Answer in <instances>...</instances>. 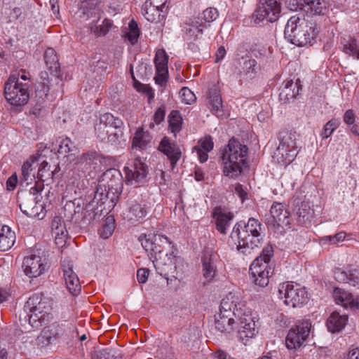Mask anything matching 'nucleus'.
Returning <instances> with one entry per match:
<instances>
[{
  "instance_id": "obj_1",
  "label": "nucleus",
  "mask_w": 359,
  "mask_h": 359,
  "mask_svg": "<svg viewBox=\"0 0 359 359\" xmlns=\"http://www.w3.org/2000/svg\"><path fill=\"white\" fill-rule=\"evenodd\" d=\"M53 300L40 294H34L25 303L20 313L19 321L22 331L29 332L39 328L53 318Z\"/></svg>"
},
{
  "instance_id": "obj_2",
  "label": "nucleus",
  "mask_w": 359,
  "mask_h": 359,
  "mask_svg": "<svg viewBox=\"0 0 359 359\" xmlns=\"http://www.w3.org/2000/svg\"><path fill=\"white\" fill-rule=\"evenodd\" d=\"M238 238L237 251L243 259H252L263 244L262 224L251 217L247 223L243 221L237 222L233 226L231 237Z\"/></svg>"
},
{
  "instance_id": "obj_3",
  "label": "nucleus",
  "mask_w": 359,
  "mask_h": 359,
  "mask_svg": "<svg viewBox=\"0 0 359 359\" xmlns=\"http://www.w3.org/2000/svg\"><path fill=\"white\" fill-rule=\"evenodd\" d=\"M284 34L288 41L297 46L311 45L317 36L316 25L306 20L303 15H295L287 20Z\"/></svg>"
},
{
  "instance_id": "obj_4",
  "label": "nucleus",
  "mask_w": 359,
  "mask_h": 359,
  "mask_svg": "<svg viewBox=\"0 0 359 359\" xmlns=\"http://www.w3.org/2000/svg\"><path fill=\"white\" fill-rule=\"evenodd\" d=\"M248 148L233 137L222 153L223 172L224 175L236 178L247 164Z\"/></svg>"
},
{
  "instance_id": "obj_5",
  "label": "nucleus",
  "mask_w": 359,
  "mask_h": 359,
  "mask_svg": "<svg viewBox=\"0 0 359 359\" xmlns=\"http://www.w3.org/2000/svg\"><path fill=\"white\" fill-rule=\"evenodd\" d=\"M273 256V248L270 243L265 245L262 253L252 262L250 271L255 284L262 288L268 285L269 278L273 275V268L271 259Z\"/></svg>"
},
{
  "instance_id": "obj_6",
  "label": "nucleus",
  "mask_w": 359,
  "mask_h": 359,
  "mask_svg": "<svg viewBox=\"0 0 359 359\" xmlns=\"http://www.w3.org/2000/svg\"><path fill=\"white\" fill-rule=\"evenodd\" d=\"M13 76H8L4 83V95L12 108L20 110L29 100V88L27 83H18Z\"/></svg>"
},
{
  "instance_id": "obj_7",
  "label": "nucleus",
  "mask_w": 359,
  "mask_h": 359,
  "mask_svg": "<svg viewBox=\"0 0 359 359\" xmlns=\"http://www.w3.org/2000/svg\"><path fill=\"white\" fill-rule=\"evenodd\" d=\"M233 316L237 318L236 328L237 337L243 344L246 345L250 339L258 333V328L255 318L248 308H239L233 312Z\"/></svg>"
},
{
  "instance_id": "obj_8",
  "label": "nucleus",
  "mask_w": 359,
  "mask_h": 359,
  "mask_svg": "<svg viewBox=\"0 0 359 359\" xmlns=\"http://www.w3.org/2000/svg\"><path fill=\"white\" fill-rule=\"evenodd\" d=\"M278 297L284 299L286 305L293 308L302 306L308 299L305 288L292 282L279 284Z\"/></svg>"
},
{
  "instance_id": "obj_9",
  "label": "nucleus",
  "mask_w": 359,
  "mask_h": 359,
  "mask_svg": "<svg viewBox=\"0 0 359 359\" xmlns=\"http://www.w3.org/2000/svg\"><path fill=\"white\" fill-rule=\"evenodd\" d=\"M142 245L144 249L154 256L156 264H161L163 255L168 257V252H165L168 248H171V242L168 237L161 234L149 233L145 236V239L142 241Z\"/></svg>"
},
{
  "instance_id": "obj_10",
  "label": "nucleus",
  "mask_w": 359,
  "mask_h": 359,
  "mask_svg": "<svg viewBox=\"0 0 359 359\" xmlns=\"http://www.w3.org/2000/svg\"><path fill=\"white\" fill-rule=\"evenodd\" d=\"M311 322L309 320H298L288 331L286 337V346L289 349L302 347L309 338Z\"/></svg>"
},
{
  "instance_id": "obj_11",
  "label": "nucleus",
  "mask_w": 359,
  "mask_h": 359,
  "mask_svg": "<svg viewBox=\"0 0 359 359\" xmlns=\"http://www.w3.org/2000/svg\"><path fill=\"white\" fill-rule=\"evenodd\" d=\"M280 13V3L277 0H266L261 3L255 11L254 22L259 24L264 20L273 22L278 20Z\"/></svg>"
},
{
  "instance_id": "obj_12",
  "label": "nucleus",
  "mask_w": 359,
  "mask_h": 359,
  "mask_svg": "<svg viewBox=\"0 0 359 359\" xmlns=\"http://www.w3.org/2000/svg\"><path fill=\"white\" fill-rule=\"evenodd\" d=\"M157 149L167 156L172 170L175 168L176 164L180 160L184 151L182 145L168 136L163 137Z\"/></svg>"
},
{
  "instance_id": "obj_13",
  "label": "nucleus",
  "mask_w": 359,
  "mask_h": 359,
  "mask_svg": "<svg viewBox=\"0 0 359 359\" xmlns=\"http://www.w3.org/2000/svg\"><path fill=\"white\" fill-rule=\"evenodd\" d=\"M47 263L39 255V253L30 254L26 256L22 262V269L25 274L30 278H37L43 274L47 269Z\"/></svg>"
},
{
  "instance_id": "obj_14",
  "label": "nucleus",
  "mask_w": 359,
  "mask_h": 359,
  "mask_svg": "<svg viewBox=\"0 0 359 359\" xmlns=\"http://www.w3.org/2000/svg\"><path fill=\"white\" fill-rule=\"evenodd\" d=\"M72 262L66 258L62 260L61 268L67 290L73 296H77L81 290L77 274L73 270Z\"/></svg>"
},
{
  "instance_id": "obj_15",
  "label": "nucleus",
  "mask_w": 359,
  "mask_h": 359,
  "mask_svg": "<svg viewBox=\"0 0 359 359\" xmlns=\"http://www.w3.org/2000/svg\"><path fill=\"white\" fill-rule=\"evenodd\" d=\"M168 56L165 51L159 49L156 51L154 63L156 67L155 81L161 86H164L167 82L168 76Z\"/></svg>"
},
{
  "instance_id": "obj_16",
  "label": "nucleus",
  "mask_w": 359,
  "mask_h": 359,
  "mask_svg": "<svg viewBox=\"0 0 359 359\" xmlns=\"http://www.w3.org/2000/svg\"><path fill=\"white\" fill-rule=\"evenodd\" d=\"M126 181L133 184L142 182L147 175V166L140 158H136L133 163L125 168Z\"/></svg>"
},
{
  "instance_id": "obj_17",
  "label": "nucleus",
  "mask_w": 359,
  "mask_h": 359,
  "mask_svg": "<svg viewBox=\"0 0 359 359\" xmlns=\"http://www.w3.org/2000/svg\"><path fill=\"white\" fill-rule=\"evenodd\" d=\"M333 297L337 304H340L346 309L353 310L359 309V296L353 295L345 290L334 288Z\"/></svg>"
},
{
  "instance_id": "obj_18",
  "label": "nucleus",
  "mask_w": 359,
  "mask_h": 359,
  "mask_svg": "<svg viewBox=\"0 0 359 359\" xmlns=\"http://www.w3.org/2000/svg\"><path fill=\"white\" fill-rule=\"evenodd\" d=\"M217 259V255L209 250L203 252L201 261L203 266V276L206 280V282L209 283L213 280L217 273L216 261Z\"/></svg>"
},
{
  "instance_id": "obj_19",
  "label": "nucleus",
  "mask_w": 359,
  "mask_h": 359,
  "mask_svg": "<svg viewBox=\"0 0 359 359\" xmlns=\"http://www.w3.org/2000/svg\"><path fill=\"white\" fill-rule=\"evenodd\" d=\"M102 156L95 151H89L82 154L76 164L83 172H91L102 163Z\"/></svg>"
},
{
  "instance_id": "obj_20",
  "label": "nucleus",
  "mask_w": 359,
  "mask_h": 359,
  "mask_svg": "<svg viewBox=\"0 0 359 359\" xmlns=\"http://www.w3.org/2000/svg\"><path fill=\"white\" fill-rule=\"evenodd\" d=\"M212 217L215 219L217 230L226 234L233 218V213L221 207H216L212 211Z\"/></svg>"
},
{
  "instance_id": "obj_21",
  "label": "nucleus",
  "mask_w": 359,
  "mask_h": 359,
  "mask_svg": "<svg viewBox=\"0 0 359 359\" xmlns=\"http://www.w3.org/2000/svg\"><path fill=\"white\" fill-rule=\"evenodd\" d=\"M238 300V296L232 292H229L222 299L218 315L226 316V317L233 316V312L238 310V309L241 307L247 308L243 303Z\"/></svg>"
},
{
  "instance_id": "obj_22",
  "label": "nucleus",
  "mask_w": 359,
  "mask_h": 359,
  "mask_svg": "<svg viewBox=\"0 0 359 359\" xmlns=\"http://www.w3.org/2000/svg\"><path fill=\"white\" fill-rule=\"evenodd\" d=\"M334 277L339 283L359 287V269L353 267L345 269H337L334 271Z\"/></svg>"
},
{
  "instance_id": "obj_23",
  "label": "nucleus",
  "mask_w": 359,
  "mask_h": 359,
  "mask_svg": "<svg viewBox=\"0 0 359 359\" xmlns=\"http://www.w3.org/2000/svg\"><path fill=\"white\" fill-rule=\"evenodd\" d=\"M270 213L273 218V225L276 224L283 228L290 226V213L282 203H274L271 207Z\"/></svg>"
},
{
  "instance_id": "obj_24",
  "label": "nucleus",
  "mask_w": 359,
  "mask_h": 359,
  "mask_svg": "<svg viewBox=\"0 0 359 359\" xmlns=\"http://www.w3.org/2000/svg\"><path fill=\"white\" fill-rule=\"evenodd\" d=\"M97 203L93 201L88 204L86 205L84 208H81L80 200H74L72 203L69 204H67V205H73L75 206L74 210V215L76 216L77 214L80 213L81 210V214L83 215L82 219L84 220H87L90 222L92 220L95 219L96 216L99 214L100 210H98L97 207Z\"/></svg>"
},
{
  "instance_id": "obj_25",
  "label": "nucleus",
  "mask_w": 359,
  "mask_h": 359,
  "mask_svg": "<svg viewBox=\"0 0 359 359\" xmlns=\"http://www.w3.org/2000/svg\"><path fill=\"white\" fill-rule=\"evenodd\" d=\"M237 318L233 316L226 317V316L218 315L215 319L216 329L225 334V336L231 339L232 337V332L236 328Z\"/></svg>"
},
{
  "instance_id": "obj_26",
  "label": "nucleus",
  "mask_w": 359,
  "mask_h": 359,
  "mask_svg": "<svg viewBox=\"0 0 359 359\" xmlns=\"http://www.w3.org/2000/svg\"><path fill=\"white\" fill-rule=\"evenodd\" d=\"M348 316L346 313H340L339 311H333L328 317L326 325L330 332L334 333L343 330L348 323Z\"/></svg>"
},
{
  "instance_id": "obj_27",
  "label": "nucleus",
  "mask_w": 359,
  "mask_h": 359,
  "mask_svg": "<svg viewBox=\"0 0 359 359\" xmlns=\"http://www.w3.org/2000/svg\"><path fill=\"white\" fill-rule=\"evenodd\" d=\"M342 51L357 60H359V35L342 37L340 40Z\"/></svg>"
},
{
  "instance_id": "obj_28",
  "label": "nucleus",
  "mask_w": 359,
  "mask_h": 359,
  "mask_svg": "<svg viewBox=\"0 0 359 359\" xmlns=\"http://www.w3.org/2000/svg\"><path fill=\"white\" fill-rule=\"evenodd\" d=\"M207 100L211 111L214 114L219 116L222 108V100L219 87L217 85H213L209 88Z\"/></svg>"
},
{
  "instance_id": "obj_29",
  "label": "nucleus",
  "mask_w": 359,
  "mask_h": 359,
  "mask_svg": "<svg viewBox=\"0 0 359 359\" xmlns=\"http://www.w3.org/2000/svg\"><path fill=\"white\" fill-rule=\"evenodd\" d=\"M205 27L206 25L203 22H200L199 18L187 23L184 27L186 39L194 41L200 39L203 35V30Z\"/></svg>"
},
{
  "instance_id": "obj_30",
  "label": "nucleus",
  "mask_w": 359,
  "mask_h": 359,
  "mask_svg": "<svg viewBox=\"0 0 359 359\" xmlns=\"http://www.w3.org/2000/svg\"><path fill=\"white\" fill-rule=\"evenodd\" d=\"M51 226L55 243L58 245H63L67 238V231L64 222L60 217H56L52 221Z\"/></svg>"
},
{
  "instance_id": "obj_31",
  "label": "nucleus",
  "mask_w": 359,
  "mask_h": 359,
  "mask_svg": "<svg viewBox=\"0 0 359 359\" xmlns=\"http://www.w3.org/2000/svg\"><path fill=\"white\" fill-rule=\"evenodd\" d=\"M20 208L22 212L29 216L39 217V209L43 208V204H39V199L28 198L27 196L20 203Z\"/></svg>"
},
{
  "instance_id": "obj_32",
  "label": "nucleus",
  "mask_w": 359,
  "mask_h": 359,
  "mask_svg": "<svg viewBox=\"0 0 359 359\" xmlns=\"http://www.w3.org/2000/svg\"><path fill=\"white\" fill-rule=\"evenodd\" d=\"M44 60L46 65L50 72V74L55 76H60V66L58 57L55 50L52 48H48L44 53Z\"/></svg>"
},
{
  "instance_id": "obj_33",
  "label": "nucleus",
  "mask_w": 359,
  "mask_h": 359,
  "mask_svg": "<svg viewBox=\"0 0 359 359\" xmlns=\"http://www.w3.org/2000/svg\"><path fill=\"white\" fill-rule=\"evenodd\" d=\"M297 222L304 226H309L314 217V210L311 208L309 203L303 202L298 208Z\"/></svg>"
},
{
  "instance_id": "obj_34",
  "label": "nucleus",
  "mask_w": 359,
  "mask_h": 359,
  "mask_svg": "<svg viewBox=\"0 0 359 359\" xmlns=\"http://www.w3.org/2000/svg\"><path fill=\"white\" fill-rule=\"evenodd\" d=\"M91 359H121L119 350L112 348H97L91 352Z\"/></svg>"
},
{
  "instance_id": "obj_35",
  "label": "nucleus",
  "mask_w": 359,
  "mask_h": 359,
  "mask_svg": "<svg viewBox=\"0 0 359 359\" xmlns=\"http://www.w3.org/2000/svg\"><path fill=\"white\" fill-rule=\"evenodd\" d=\"M15 241V235L8 226H3L0 233V250H9Z\"/></svg>"
},
{
  "instance_id": "obj_36",
  "label": "nucleus",
  "mask_w": 359,
  "mask_h": 359,
  "mask_svg": "<svg viewBox=\"0 0 359 359\" xmlns=\"http://www.w3.org/2000/svg\"><path fill=\"white\" fill-rule=\"evenodd\" d=\"M113 21L109 18H104L102 24L96 25L95 22H92L90 23V29L92 33H93L96 36H104L108 32L112 29L114 28Z\"/></svg>"
},
{
  "instance_id": "obj_37",
  "label": "nucleus",
  "mask_w": 359,
  "mask_h": 359,
  "mask_svg": "<svg viewBox=\"0 0 359 359\" xmlns=\"http://www.w3.org/2000/svg\"><path fill=\"white\" fill-rule=\"evenodd\" d=\"M142 14L144 18L149 22H155L159 19L161 15V8L155 7L154 5L150 4L147 1L145 2L142 8Z\"/></svg>"
},
{
  "instance_id": "obj_38",
  "label": "nucleus",
  "mask_w": 359,
  "mask_h": 359,
  "mask_svg": "<svg viewBox=\"0 0 359 359\" xmlns=\"http://www.w3.org/2000/svg\"><path fill=\"white\" fill-rule=\"evenodd\" d=\"M304 9L313 15H320L325 9V4L323 0H304Z\"/></svg>"
},
{
  "instance_id": "obj_39",
  "label": "nucleus",
  "mask_w": 359,
  "mask_h": 359,
  "mask_svg": "<svg viewBox=\"0 0 359 359\" xmlns=\"http://www.w3.org/2000/svg\"><path fill=\"white\" fill-rule=\"evenodd\" d=\"M169 128L172 133H177L181 130L183 122L182 117L179 111L172 110L168 116Z\"/></svg>"
},
{
  "instance_id": "obj_40",
  "label": "nucleus",
  "mask_w": 359,
  "mask_h": 359,
  "mask_svg": "<svg viewBox=\"0 0 359 359\" xmlns=\"http://www.w3.org/2000/svg\"><path fill=\"white\" fill-rule=\"evenodd\" d=\"M115 229V219L113 216L109 215L104 219L103 224L99 230L100 236L104 239L109 238Z\"/></svg>"
},
{
  "instance_id": "obj_41",
  "label": "nucleus",
  "mask_w": 359,
  "mask_h": 359,
  "mask_svg": "<svg viewBox=\"0 0 359 359\" xmlns=\"http://www.w3.org/2000/svg\"><path fill=\"white\" fill-rule=\"evenodd\" d=\"M36 162L35 158H29L27 159L22 166V179L27 184H29V180L32 181L35 178L34 172H33V164Z\"/></svg>"
},
{
  "instance_id": "obj_42",
  "label": "nucleus",
  "mask_w": 359,
  "mask_h": 359,
  "mask_svg": "<svg viewBox=\"0 0 359 359\" xmlns=\"http://www.w3.org/2000/svg\"><path fill=\"white\" fill-rule=\"evenodd\" d=\"M285 89L286 90V96L287 98H295L302 90L300 81L294 82L292 79L287 80L285 82Z\"/></svg>"
},
{
  "instance_id": "obj_43",
  "label": "nucleus",
  "mask_w": 359,
  "mask_h": 359,
  "mask_svg": "<svg viewBox=\"0 0 359 359\" xmlns=\"http://www.w3.org/2000/svg\"><path fill=\"white\" fill-rule=\"evenodd\" d=\"M128 218L130 220H138L144 217L147 211L145 207L142 206L140 204L135 203L130 207Z\"/></svg>"
},
{
  "instance_id": "obj_44",
  "label": "nucleus",
  "mask_w": 359,
  "mask_h": 359,
  "mask_svg": "<svg viewBox=\"0 0 359 359\" xmlns=\"http://www.w3.org/2000/svg\"><path fill=\"white\" fill-rule=\"evenodd\" d=\"M128 28L129 31L126 33V37L133 45L137 41L140 30L137 24L134 20L130 22Z\"/></svg>"
},
{
  "instance_id": "obj_45",
  "label": "nucleus",
  "mask_w": 359,
  "mask_h": 359,
  "mask_svg": "<svg viewBox=\"0 0 359 359\" xmlns=\"http://www.w3.org/2000/svg\"><path fill=\"white\" fill-rule=\"evenodd\" d=\"M50 166L46 161H43L39 168L37 176L39 180L44 182L53 177V171L50 170Z\"/></svg>"
},
{
  "instance_id": "obj_46",
  "label": "nucleus",
  "mask_w": 359,
  "mask_h": 359,
  "mask_svg": "<svg viewBox=\"0 0 359 359\" xmlns=\"http://www.w3.org/2000/svg\"><path fill=\"white\" fill-rule=\"evenodd\" d=\"M9 76H13L15 81L18 80V83H27L28 88H30V74L25 69L16 70L12 72Z\"/></svg>"
},
{
  "instance_id": "obj_47",
  "label": "nucleus",
  "mask_w": 359,
  "mask_h": 359,
  "mask_svg": "<svg viewBox=\"0 0 359 359\" xmlns=\"http://www.w3.org/2000/svg\"><path fill=\"white\" fill-rule=\"evenodd\" d=\"M100 123H103L106 126H109L112 128H118L121 124V121L116 118L111 114L105 113L100 116Z\"/></svg>"
},
{
  "instance_id": "obj_48",
  "label": "nucleus",
  "mask_w": 359,
  "mask_h": 359,
  "mask_svg": "<svg viewBox=\"0 0 359 359\" xmlns=\"http://www.w3.org/2000/svg\"><path fill=\"white\" fill-rule=\"evenodd\" d=\"M150 143V140H147L145 136H134L132 142L133 149L144 150Z\"/></svg>"
},
{
  "instance_id": "obj_49",
  "label": "nucleus",
  "mask_w": 359,
  "mask_h": 359,
  "mask_svg": "<svg viewBox=\"0 0 359 359\" xmlns=\"http://www.w3.org/2000/svg\"><path fill=\"white\" fill-rule=\"evenodd\" d=\"M218 11L215 8H208L203 11V12L201 14V17L198 18L199 20L201 22L204 21L205 23L206 22H211L214 20H215L218 17Z\"/></svg>"
},
{
  "instance_id": "obj_50",
  "label": "nucleus",
  "mask_w": 359,
  "mask_h": 359,
  "mask_svg": "<svg viewBox=\"0 0 359 359\" xmlns=\"http://www.w3.org/2000/svg\"><path fill=\"white\" fill-rule=\"evenodd\" d=\"M214 143L211 136H204L198 142V144L194 147V149H201L205 151H210L213 149Z\"/></svg>"
},
{
  "instance_id": "obj_51",
  "label": "nucleus",
  "mask_w": 359,
  "mask_h": 359,
  "mask_svg": "<svg viewBox=\"0 0 359 359\" xmlns=\"http://www.w3.org/2000/svg\"><path fill=\"white\" fill-rule=\"evenodd\" d=\"M180 95L182 102L187 104H191L194 103L196 100L194 93L187 87H184L181 89L180 92Z\"/></svg>"
},
{
  "instance_id": "obj_52",
  "label": "nucleus",
  "mask_w": 359,
  "mask_h": 359,
  "mask_svg": "<svg viewBox=\"0 0 359 359\" xmlns=\"http://www.w3.org/2000/svg\"><path fill=\"white\" fill-rule=\"evenodd\" d=\"M134 86L136 90L139 92H142L145 93L149 97V100H151L154 98V93L149 86L142 84L137 81H135Z\"/></svg>"
},
{
  "instance_id": "obj_53",
  "label": "nucleus",
  "mask_w": 359,
  "mask_h": 359,
  "mask_svg": "<svg viewBox=\"0 0 359 359\" xmlns=\"http://www.w3.org/2000/svg\"><path fill=\"white\" fill-rule=\"evenodd\" d=\"M339 119L332 118L329 121L324 127L325 135H331L339 126Z\"/></svg>"
},
{
  "instance_id": "obj_54",
  "label": "nucleus",
  "mask_w": 359,
  "mask_h": 359,
  "mask_svg": "<svg viewBox=\"0 0 359 359\" xmlns=\"http://www.w3.org/2000/svg\"><path fill=\"white\" fill-rule=\"evenodd\" d=\"M165 116V109L164 106L159 107L156 111H155L153 119L156 124H159L161 123Z\"/></svg>"
},
{
  "instance_id": "obj_55",
  "label": "nucleus",
  "mask_w": 359,
  "mask_h": 359,
  "mask_svg": "<svg viewBox=\"0 0 359 359\" xmlns=\"http://www.w3.org/2000/svg\"><path fill=\"white\" fill-rule=\"evenodd\" d=\"M346 238V233L344 232H339L334 236H327L323 237L324 241H328L331 243L335 244L339 241H342Z\"/></svg>"
},
{
  "instance_id": "obj_56",
  "label": "nucleus",
  "mask_w": 359,
  "mask_h": 359,
  "mask_svg": "<svg viewBox=\"0 0 359 359\" xmlns=\"http://www.w3.org/2000/svg\"><path fill=\"white\" fill-rule=\"evenodd\" d=\"M257 62L254 59H250L245 60L243 63V70L245 74L252 73L255 71V68L256 67Z\"/></svg>"
},
{
  "instance_id": "obj_57",
  "label": "nucleus",
  "mask_w": 359,
  "mask_h": 359,
  "mask_svg": "<svg viewBox=\"0 0 359 359\" xmlns=\"http://www.w3.org/2000/svg\"><path fill=\"white\" fill-rule=\"evenodd\" d=\"M149 273V269H140L137 272V278L140 283H145L147 280L148 276Z\"/></svg>"
},
{
  "instance_id": "obj_58",
  "label": "nucleus",
  "mask_w": 359,
  "mask_h": 359,
  "mask_svg": "<svg viewBox=\"0 0 359 359\" xmlns=\"http://www.w3.org/2000/svg\"><path fill=\"white\" fill-rule=\"evenodd\" d=\"M170 0H147L150 4L154 5L155 7H159L161 8V12L164 13L168 9V2Z\"/></svg>"
},
{
  "instance_id": "obj_59",
  "label": "nucleus",
  "mask_w": 359,
  "mask_h": 359,
  "mask_svg": "<svg viewBox=\"0 0 359 359\" xmlns=\"http://www.w3.org/2000/svg\"><path fill=\"white\" fill-rule=\"evenodd\" d=\"M238 126L240 128V132L241 133L248 135L249 133H251L252 127L250 123H248L245 120L239 121Z\"/></svg>"
},
{
  "instance_id": "obj_60",
  "label": "nucleus",
  "mask_w": 359,
  "mask_h": 359,
  "mask_svg": "<svg viewBox=\"0 0 359 359\" xmlns=\"http://www.w3.org/2000/svg\"><path fill=\"white\" fill-rule=\"evenodd\" d=\"M280 145L278 146V149H280V147H282L283 149L286 147H293V145H291V144H293L294 142H293V140H292V137L290 135H287V136H283L280 140Z\"/></svg>"
},
{
  "instance_id": "obj_61",
  "label": "nucleus",
  "mask_w": 359,
  "mask_h": 359,
  "mask_svg": "<svg viewBox=\"0 0 359 359\" xmlns=\"http://www.w3.org/2000/svg\"><path fill=\"white\" fill-rule=\"evenodd\" d=\"M344 121L348 125H352L355 122V114L352 109L346 110L344 115Z\"/></svg>"
},
{
  "instance_id": "obj_62",
  "label": "nucleus",
  "mask_w": 359,
  "mask_h": 359,
  "mask_svg": "<svg viewBox=\"0 0 359 359\" xmlns=\"http://www.w3.org/2000/svg\"><path fill=\"white\" fill-rule=\"evenodd\" d=\"M43 191V187L42 186H38V185H35L34 187H32L30 189H29V194H27V196L28 198H35L36 197H37V198L39 199V196L38 194L41 192Z\"/></svg>"
},
{
  "instance_id": "obj_63",
  "label": "nucleus",
  "mask_w": 359,
  "mask_h": 359,
  "mask_svg": "<svg viewBox=\"0 0 359 359\" xmlns=\"http://www.w3.org/2000/svg\"><path fill=\"white\" fill-rule=\"evenodd\" d=\"M18 182V177L16 174L11 175L6 182L7 189L9 191L13 190Z\"/></svg>"
},
{
  "instance_id": "obj_64",
  "label": "nucleus",
  "mask_w": 359,
  "mask_h": 359,
  "mask_svg": "<svg viewBox=\"0 0 359 359\" xmlns=\"http://www.w3.org/2000/svg\"><path fill=\"white\" fill-rule=\"evenodd\" d=\"M346 359H359V348L351 349L347 354Z\"/></svg>"
}]
</instances>
